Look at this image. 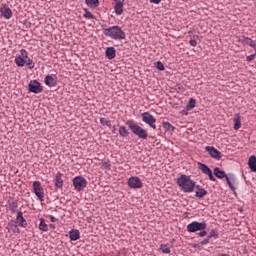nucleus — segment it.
<instances>
[{
    "label": "nucleus",
    "instance_id": "39448f33",
    "mask_svg": "<svg viewBox=\"0 0 256 256\" xmlns=\"http://www.w3.org/2000/svg\"><path fill=\"white\" fill-rule=\"evenodd\" d=\"M203 229H207V223L205 221L203 222L193 221L187 225L188 233H197V231H203Z\"/></svg>",
    "mask_w": 256,
    "mask_h": 256
},
{
    "label": "nucleus",
    "instance_id": "1a4fd4ad",
    "mask_svg": "<svg viewBox=\"0 0 256 256\" xmlns=\"http://www.w3.org/2000/svg\"><path fill=\"white\" fill-rule=\"evenodd\" d=\"M198 169L202 171L204 175H207L210 181H213V182L217 181V179H215V176H213V171L206 164L198 162Z\"/></svg>",
    "mask_w": 256,
    "mask_h": 256
},
{
    "label": "nucleus",
    "instance_id": "a18cd8bd",
    "mask_svg": "<svg viewBox=\"0 0 256 256\" xmlns=\"http://www.w3.org/2000/svg\"><path fill=\"white\" fill-rule=\"evenodd\" d=\"M219 256H229V254H220Z\"/></svg>",
    "mask_w": 256,
    "mask_h": 256
},
{
    "label": "nucleus",
    "instance_id": "de8ad7c7",
    "mask_svg": "<svg viewBox=\"0 0 256 256\" xmlns=\"http://www.w3.org/2000/svg\"><path fill=\"white\" fill-rule=\"evenodd\" d=\"M116 3H117V1H119V0H114Z\"/></svg>",
    "mask_w": 256,
    "mask_h": 256
},
{
    "label": "nucleus",
    "instance_id": "5701e85b",
    "mask_svg": "<svg viewBox=\"0 0 256 256\" xmlns=\"http://www.w3.org/2000/svg\"><path fill=\"white\" fill-rule=\"evenodd\" d=\"M234 130L239 131V128L241 127V115L236 114L234 115Z\"/></svg>",
    "mask_w": 256,
    "mask_h": 256
},
{
    "label": "nucleus",
    "instance_id": "9b49d317",
    "mask_svg": "<svg viewBox=\"0 0 256 256\" xmlns=\"http://www.w3.org/2000/svg\"><path fill=\"white\" fill-rule=\"evenodd\" d=\"M30 93H43V86H41V83L37 80H31L28 85Z\"/></svg>",
    "mask_w": 256,
    "mask_h": 256
},
{
    "label": "nucleus",
    "instance_id": "f8f14e48",
    "mask_svg": "<svg viewBox=\"0 0 256 256\" xmlns=\"http://www.w3.org/2000/svg\"><path fill=\"white\" fill-rule=\"evenodd\" d=\"M226 181L228 187L235 193V191H237V177L234 174H228Z\"/></svg>",
    "mask_w": 256,
    "mask_h": 256
},
{
    "label": "nucleus",
    "instance_id": "a211bd4d",
    "mask_svg": "<svg viewBox=\"0 0 256 256\" xmlns=\"http://www.w3.org/2000/svg\"><path fill=\"white\" fill-rule=\"evenodd\" d=\"M44 83L47 87H55L57 85V80H55L53 76L47 75L44 79Z\"/></svg>",
    "mask_w": 256,
    "mask_h": 256
},
{
    "label": "nucleus",
    "instance_id": "2f4dec72",
    "mask_svg": "<svg viewBox=\"0 0 256 256\" xmlns=\"http://www.w3.org/2000/svg\"><path fill=\"white\" fill-rule=\"evenodd\" d=\"M25 65H28L30 69H35V62H33V59L29 58V55L26 58Z\"/></svg>",
    "mask_w": 256,
    "mask_h": 256
},
{
    "label": "nucleus",
    "instance_id": "4c0bfd02",
    "mask_svg": "<svg viewBox=\"0 0 256 256\" xmlns=\"http://www.w3.org/2000/svg\"><path fill=\"white\" fill-rule=\"evenodd\" d=\"M189 44L191 45V47H197V40L190 39Z\"/></svg>",
    "mask_w": 256,
    "mask_h": 256
},
{
    "label": "nucleus",
    "instance_id": "c9c22d12",
    "mask_svg": "<svg viewBox=\"0 0 256 256\" xmlns=\"http://www.w3.org/2000/svg\"><path fill=\"white\" fill-rule=\"evenodd\" d=\"M84 17L86 18V19H94L95 17L93 16V14L90 12V11H87L86 10V12H85V14H84Z\"/></svg>",
    "mask_w": 256,
    "mask_h": 256
},
{
    "label": "nucleus",
    "instance_id": "4be33fe9",
    "mask_svg": "<svg viewBox=\"0 0 256 256\" xmlns=\"http://www.w3.org/2000/svg\"><path fill=\"white\" fill-rule=\"evenodd\" d=\"M116 15H123V2L117 1L114 6Z\"/></svg>",
    "mask_w": 256,
    "mask_h": 256
},
{
    "label": "nucleus",
    "instance_id": "f257e3e1",
    "mask_svg": "<svg viewBox=\"0 0 256 256\" xmlns=\"http://www.w3.org/2000/svg\"><path fill=\"white\" fill-rule=\"evenodd\" d=\"M176 183L183 193H193L195 191L196 183L191 179V176L182 174L177 178Z\"/></svg>",
    "mask_w": 256,
    "mask_h": 256
},
{
    "label": "nucleus",
    "instance_id": "f03ea898",
    "mask_svg": "<svg viewBox=\"0 0 256 256\" xmlns=\"http://www.w3.org/2000/svg\"><path fill=\"white\" fill-rule=\"evenodd\" d=\"M103 33L106 37L114 39V41H123L127 39V34H125V31H123L119 26L104 28Z\"/></svg>",
    "mask_w": 256,
    "mask_h": 256
},
{
    "label": "nucleus",
    "instance_id": "473e14b6",
    "mask_svg": "<svg viewBox=\"0 0 256 256\" xmlns=\"http://www.w3.org/2000/svg\"><path fill=\"white\" fill-rule=\"evenodd\" d=\"M164 129H166V131H174L175 127H173V125H171V123L169 122H163L162 123Z\"/></svg>",
    "mask_w": 256,
    "mask_h": 256
},
{
    "label": "nucleus",
    "instance_id": "6e6552de",
    "mask_svg": "<svg viewBox=\"0 0 256 256\" xmlns=\"http://www.w3.org/2000/svg\"><path fill=\"white\" fill-rule=\"evenodd\" d=\"M73 185L76 191H81L87 187V180L83 176H76L73 179Z\"/></svg>",
    "mask_w": 256,
    "mask_h": 256
},
{
    "label": "nucleus",
    "instance_id": "79ce46f5",
    "mask_svg": "<svg viewBox=\"0 0 256 256\" xmlns=\"http://www.w3.org/2000/svg\"><path fill=\"white\" fill-rule=\"evenodd\" d=\"M181 115H185V116L189 115V110H187V108L182 110Z\"/></svg>",
    "mask_w": 256,
    "mask_h": 256
},
{
    "label": "nucleus",
    "instance_id": "393cba45",
    "mask_svg": "<svg viewBox=\"0 0 256 256\" xmlns=\"http://www.w3.org/2000/svg\"><path fill=\"white\" fill-rule=\"evenodd\" d=\"M207 195V190L204 188H198L195 192V197H198V199H203Z\"/></svg>",
    "mask_w": 256,
    "mask_h": 256
},
{
    "label": "nucleus",
    "instance_id": "bb28decb",
    "mask_svg": "<svg viewBox=\"0 0 256 256\" xmlns=\"http://www.w3.org/2000/svg\"><path fill=\"white\" fill-rule=\"evenodd\" d=\"M39 229L40 231H44L45 233L49 231V226L47 225V223H45V219L43 218L40 219Z\"/></svg>",
    "mask_w": 256,
    "mask_h": 256
},
{
    "label": "nucleus",
    "instance_id": "a878e982",
    "mask_svg": "<svg viewBox=\"0 0 256 256\" xmlns=\"http://www.w3.org/2000/svg\"><path fill=\"white\" fill-rule=\"evenodd\" d=\"M243 42L245 43V45H248L249 47H252V49H256V42L255 40L249 38V37H245Z\"/></svg>",
    "mask_w": 256,
    "mask_h": 256
},
{
    "label": "nucleus",
    "instance_id": "20e7f679",
    "mask_svg": "<svg viewBox=\"0 0 256 256\" xmlns=\"http://www.w3.org/2000/svg\"><path fill=\"white\" fill-rule=\"evenodd\" d=\"M142 117V121L143 123H145L146 125H148V127H151V129H157V119L151 115V113L149 112H143L141 114Z\"/></svg>",
    "mask_w": 256,
    "mask_h": 256
},
{
    "label": "nucleus",
    "instance_id": "37998d69",
    "mask_svg": "<svg viewBox=\"0 0 256 256\" xmlns=\"http://www.w3.org/2000/svg\"><path fill=\"white\" fill-rule=\"evenodd\" d=\"M210 238H206L201 242V245H208Z\"/></svg>",
    "mask_w": 256,
    "mask_h": 256
},
{
    "label": "nucleus",
    "instance_id": "a19ab883",
    "mask_svg": "<svg viewBox=\"0 0 256 256\" xmlns=\"http://www.w3.org/2000/svg\"><path fill=\"white\" fill-rule=\"evenodd\" d=\"M103 167H105L106 169H111V164H109L108 162H103Z\"/></svg>",
    "mask_w": 256,
    "mask_h": 256
},
{
    "label": "nucleus",
    "instance_id": "e433bc0d",
    "mask_svg": "<svg viewBox=\"0 0 256 256\" xmlns=\"http://www.w3.org/2000/svg\"><path fill=\"white\" fill-rule=\"evenodd\" d=\"M256 57V51L254 54H251L249 56L246 57V61H248V63H251V61H253Z\"/></svg>",
    "mask_w": 256,
    "mask_h": 256
},
{
    "label": "nucleus",
    "instance_id": "4468645a",
    "mask_svg": "<svg viewBox=\"0 0 256 256\" xmlns=\"http://www.w3.org/2000/svg\"><path fill=\"white\" fill-rule=\"evenodd\" d=\"M0 13L2 17L7 20L13 17V11L11 10V8H9V5L7 4L2 5V7L0 8Z\"/></svg>",
    "mask_w": 256,
    "mask_h": 256
},
{
    "label": "nucleus",
    "instance_id": "cd10ccee",
    "mask_svg": "<svg viewBox=\"0 0 256 256\" xmlns=\"http://www.w3.org/2000/svg\"><path fill=\"white\" fill-rule=\"evenodd\" d=\"M195 105H197V101L194 98H190L189 102L186 105L187 111H191L192 109H195Z\"/></svg>",
    "mask_w": 256,
    "mask_h": 256
},
{
    "label": "nucleus",
    "instance_id": "ddd939ff",
    "mask_svg": "<svg viewBox=\"0 0 256 256\" xmlns=\"http://www.w3.org/2000/svg\"><path fill=\"white\" fill-rule=\"evenodd\" d=\"M205 151H207V153H209V155H210V157H212V159H217V161H219V159H221V152L219 150H217V148H215L213 146H206Z\"/></svg>",
    "mask_w": 256,
    "mask_h": 256
},
{
    "label": "nucleus",
    "instance_id": "9d476101",
    "mask_svg": "<svg viewBox=\"0 0 256 256\" xmlns=\"http://www.w3.org/2000/svg\"><path fill=\"white\" fill-rule=\"evenodd\" d=\"M128 187L130 189H141V187H143V182L140 177L132 176L128 179Z\"/></svg>",
    "mask_w": 256,
    "mask_h": 256
},
{
    "label": "nucleus",
    "instance_id": "7ed1b4c3",
    "mask_svg": "<svg viewBox=\"0 0 256 256\" xmlns=\"http://www.w3.org/2000/svg\"><path fill=\"white\" fill-rule=\"evenodd\" d=\"M127 127L130 129L133 135H136L138 139H143V141L147 140L149 137V133L143 127L139 126L135 120H127L126 121Z\"/></svg>",
    "mask_w": 256,
    "mask_h": 256
},
{
    "label": "nucleus",
    "instance_id": "423d86ee",
    "mask_svg": "<svg viewBox=\"0 0 256 256\" xmlns=\"http://www.w3.org/2000/svg\"><path fill=\"white\" fill-rule=\"evenodd\" d=\"M28 55H29V52H27V50L25 49L20 50V54H17L14 60L17 67H25V63Z\"/></svg>",
    "mask_w": 256,
    "mask_h": 256
},
{
    "label": "nucleus",
    "instance_id": "2eb2a0df",
    "mask_svg": "<svg viewBox=\"0 0 256 256\" xmlns=\"http://www.w3.org/2000/svg\"><path fill=\"white\" fill-rule=\"evenodd\" d=\"M16 221L19 225V227H23V229L27 228V220L25 219V217H23V212L22 211H18L17 216H16Z\"/></svg>",
    "mask_w": 256,
    "mask_h": 256
},
{
    "label": "nucleus",
    "instance_id": "c85d7f7f",
    "mask_svg": "<svg viewBox=\"0 0 256 256\" xmlns=\"http://www.w3.org/2000/svg\"><path fill=\"white\" fill-rule=\"evenodd\" d=\"M118 131L120 137H129V130H127V127L120 126Z\"/></svg>",
    "mask_w": 256,
    "mask_h": 256
},
{
    "label": "nucleus",
    "instance_id": "49530a36",
    "mask_svg": "<svg viewBox=\"0 0 256 256\" xmlns=\"http://www.w3.org/2000/svg\"><path fill=\"white\" fill-rule=\"evenodd\" d=\"M50 227H52V228H55V225H53V224H50Z\"/></svg>",
    "mask_w": 256,
    "mask_h": 256
},
{
    "label": "nucleus",
    "instance_id": "0eeeda50",
    "mask_svg": "<svg viewBox=\"0 0 256 256\" xmlns=\"http://www.w3.org/2000/svg\"><path fill=\"white\" fill-rule=\"evenodd\" d=\"M32 187H33V191H34L36 197H38L39 201H45V192L43 191V186H41V182L34 181Z\"/></svg>",
    "mask_w": 256,
    "mask_h": 256
},
{
    "label": "nucleus",
    "instance_id": "ea45409f",
    "mask_svg": "<svg viewBox=\"0 0 256 256\" xmlns=\"http://www.w3.org/2000/svg\"><path fill=\"white\" fill-rule=\"evenodd\" d=\"M163 0H150V3H153L154 5H159Z\"/></svg>",
    "mask_w": 256,
    "mask_h": 256
},
{
    "label": "nucleus",
    "instance_id": "72a5a7b5",
    "mask_svg": "<svg viewBox=\"0 0 256 256\" xmlns=\"http://www.w3.org/2000/svg\"><path fill=\"white\" fill-rule=\"evenodd\" d=\"M100 123L103 127H111V121L106 118H100Z\"/></svg>",
    "mask_w": 256,
    "mask_h": 256
},
{
    "label": "nucleus",
    "instance_id": "412c9836",
    "mask_svg": "<svg viewBox=\"0 0 256 256\" xmlns=\"http://www.w3.org/2000/svg\"><path fill=\"white\" fill-rule=\"evenodd\" d=\"M248 166L253 173H256V156L252 155L248 159Z\"/></svg>",
    "mask_w": 256,
    "mask_h": 256
},
{
    "label": "nucleus",
    "instance_id": "c03bdc74",
    "mask_svg": "<svg viewBox=\"0 0 256 256\" xmlns=\"http://www.w3.org/2000/svg\"><path fill=\"white\" fill-rule=\"evenodd\" d=\"M50 220L52 223H56L57 218L55 216H50Z\"/></svg>",
    "mask_w": 256,
    "mask_h": 256
},
{
    "label": "nucleus",
    "instance_id": "6ab92c4d",
    "mask_svg": "<svg viewBox=\"0 0 256 256\" xmlns=\"http://www.w3.org/2000/svg\"><path fill=\"white\" fill-rule=\"evenodd\" d=\"M214 175L218 179H227L229 175L225 174V171L219 169V167L214 168Z\"/></svg>",
    "mask_w": 256,
    "mask_h": 256
},
{
    "label": "nucleus",
    "instance_id": "aec40b11",
    "mask_svg": "<svg viewBox=\"0 0 256 256\" xmlns=\"http://www.w3.org/2000/svg\"><path fill=\"white\" fill-rule=\"evenodd\" d=\"M79 237H81V232H79V230L72 229L69 232V239H70V241H77L79 239Z\"/></svg>",
    "mask_w": 256,
    "mask_h": 256
},
{
    "label": "nucleus",
    "instance_id": "c756f323",
    "mask_svg": "<svg viewBox=\"0 0 256 256\" xmlns=\"http://www.w3.org/2000/svg\"><path fill=\"white\" fill-rule=\"evenodd\" d=\"M209 239H219V232L215 229L211 230L208 234Z\"/></svg>",
    "mask_w": 256,
    "mask_h": 256
},
{
    "label": "nucleus",
    "instance_id": "f704fd0d",
    "mask_svg": "<svg viewBox=\"0 0 256 256\" xmlns=\"http://www.w3.org/2000/svg\"><path fill=\"white\" fill-rule=\"evenodd\" d=\"M155 67L158 69V71H165V65H163L161 61L156 62Z\"/></svg>",
    "mask_w": 256,
    "mask_h": 256
},
{
    "label": "nucleus",
    "instance_id": "dca6fc26",
    "mask_svg": "<svg viewBox=\"0 0 256 256\" xmlns=\"http://www.w3.org/2000/svg\"><path fill=\"white\" fill-rule=\"evenodd\" d=\"M54 183L56 189H63V174L61 172L56 173Z\"/></svg>",
    "mask_w": 256,
    "mask_h": 256
},
{
    "label": "nucleus",
    "instance_id": "7c9ffc66",
    "mask_svg": "<svg viewBox=\"0 0 256 256\" xmlns=\"http://www.w3.org/2000/svg\"><path fill=\"white\" fill-rule=\"evenodd\" d=\"M160 251H162L164 254H169L171 253V248L167 244H161Z\"/></svg>",
    "mask_w": 256,
    "mask_h": 256
},
{
    "label": "nucleus",
    "instance_id": "f3484780",
    "mask_svg": "<svg viewBox=\"0 0 256 256\" xmlns=\"http://www.w3.org/2000/svg\"><path fill=\"white\" fill-rule=\"evenodd\" d=\"M105 55L107 59H115V57H117V51L114 47H108L106 48Z\"/></svg>",
    "mask_w": 256,
    "mask_h": 256
},
{
    "label": "nucleus",
    "instance_id": "58836bf2",
    "mask_svg": "<svg viewBox=\"0 0 256 256\" xmlns=\"http://www.w3.org/2000/svg\"><path fill=\"white\" fill-rule=\"evenodd\" d=\"M207 235V232L205 229L200 230L199 237H205Z\"/></svg>",
    "mask_w": 256,
    "mask_h": 256
},
{
    "label": "nucleus",
    "instance_id": "b1692460",
    "mask_svg": "<svg viewBox=\"0 0 256 256\" xmlns=\"http://www.w3.org/2000/svg\"><path fill=\"white\" fill-rule=\"evenodd\" d=\"M85 3L90 9H97L99 6V0H85Z\"/></svg>",
    "mask_w": 256,
    "mask_h": 256
},
{
    "label": "nucleus",
    "instance_id": "09e8293b",
    "mask_svg": "<svg viewBox=\"0 0 256 256\" xmlns=\"http://www.w3.org/2000/svg\"><path fill=\"white\" fill-rule=\"evenodd\" d=\"M17 233H19V229H17Z\"/></svg>",
    "mask_w": 256,
    "mask_h": 256
}]
</instances>
